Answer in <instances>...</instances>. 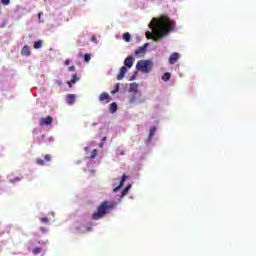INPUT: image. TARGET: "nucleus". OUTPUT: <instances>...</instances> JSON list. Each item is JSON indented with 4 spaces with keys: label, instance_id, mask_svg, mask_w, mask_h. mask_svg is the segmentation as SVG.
Wrapping results in <instances>:
<instances>
[{
    "label": "nucleus",
    "instance_id": "1",
    "mask_svg": "<svg viewBox=\"0 0 256 256\" xmlns=\"http://www.w3.org/2000/svg\"><path fill=\"white\" fill-rule=\"evenodd\" d=\"M149 27L152 32L147 31L146 37L153 39V41H159L163 37H167L171 31H175L176 24L168 16H161L160 18H153Z\"/></svg>",
    "mask_w": 256,
    "mask_h": 256
},
{
    "label": "nucleus",
    "instance_id": "2",
    "mask_svg": "<svg viewBox=\"0 0 256 256\" xmlns=\"http://www.w3.org/2000/svg\"><path fill=\"white\" fill-rule=\"evenodd\" d=\"M117 207V203L110 201H103L97 208V211L92 214V219L94 221H99V219H103L104 216L109 213V211L115 209Z\"/></svg>",
    "mask_w": 256,
    "mask_h": 256
},
{
    "label": "nucleus",
    "instance_id": "3",
    "mask_svg": "<svg viewBox=\"0 0 256 256\" xmlns=\"http://www.w3.org/2000/svg\"><path fill=\"white\" fill-rule=\"evenodd\" d=\"M136 69L142 73H149L153 69V61L151 60H140L136 64Z\"/></svg>",
    "mask_w": 256,
    "mask_h": 256
},
{
    "label": "nucleus",
    "instance_id": "4",
    "mask_svg": "<svg viewBox=\"0 0 256 256\" xmlns=\"http://www.w3.org/2000/svg\"><path fill=\"white\" fill-rule=\"evenodd\" d=\"M147 47H149L148 43H145L143 46L139 47L134 52L135 56L136 57H143V55H145V53H147Z\"/></svg>",
    "mask_w": 256,
    "mask_h": 256
},
{
    "label": "nucleus",
    "instance_id": "5",
    "mask_svg": "<svg viewBox=\"0 0 256 256\" xmlns=\"http://www.w3.org/2000/svg\"><path fill=\"white\" fill-rule=\"evenodd\" d=\"M99 101L100 103H103V105H107V103L111 102V96L107 92H102L99 95Z\"/></svg>",
    "mask_w": 256,
    "mask_h": 256
},
{
    "label": "nucleus",
    "instance_id": "6",
    "mask_svg": "<svg viewBox=\"0 0 256 256\" xmlns=\"http://www.w3.org/2000/svg\"><path fill=\"white\" fill-rule=\"evenodd\" d=\"M52 159H53V157L51 156V154H46V155L44 156V160L41 159V158H37V159H36V164H37V165H40V166H43V165H45V162H46V163H49V162L52 161Z\"/></svg>",
    "mask_w": 256,
    "mask_h": 256
},
{
    "label": "nucleus",
    "instance_id": "7",
    "mask_svg": "<svg viewBox=\"0 0 256 256\" xmlns=\"http://www.w3.org/2000/svg\"><path fill=\"white\" fill-rule=\"evenodd\" d=\"M51 123H53V117L51 116L40 119V127H43L45 125H51Z\"/></svg>",
    "mask_w": 256,
    "mask_h": 256
},
{
    "label": "nucleus",
    "instance_id": "8",
    "mask_svg": "<svg viewBox=\"0 0 256 256\" xmlns=\"http://www.w3.org/2000/svg\"><path fill=\"white\" fill-rule=\"evenodd\" d=\"M127 179H129V176H127V174H123L120 184L116 188L113 189V192L117 193V191H119V189H121V187H123V185H124L125 181H127Z\"/></svg>",
    "mask_w": 256,
    "mask_h": 256
},
{
    "label": "nucleus",
    "instance_id": "9",
    "mask_svg": "<svg viewBox=\"0 0 256 256\" xmlns=\"http://www.w3.org/2000/svg\"><path fill=\"white\" fill-rule=\"evenodd\" d=\"M179 57H180L179 53L177 52L172 53L169 57L170 65H175L176 61H179Z\"/></svg>",
    "mask_w": 256,
    "mask_h": 256
},
{
    "label": "nucleus",
    "instance_id": "10",
    "mask_svg": "<svg viewBox=\"0 0 256 256\" xmlns=\"http://www.w3.org/2000/svg\"><path fill=\"white\" fill-rule=\"evenodd\" d=\"M126 74H127V67L126 66H122L120 68L119 74L117 75V80L121 81L122 79H124Z\"/></svg>",
    "mask_w": 256,
    "mask_h": 256
},
{
    "label": "nucleus",
    "instance_id": "11",
    "mask_svg": "<svg viewBox=\"0 0 256 256\" xmlns=\"http://www.w3.org/2000/svg\"><path fill=\"white\" fill-rule=\"evenodd\" d=\"M134 61L135 59L133 58V56H128L124 61L125 67H128V69H131V67H133Z\"/></svg>",
    "mask_w": 256,
    "mask_h": 256
},
{
    "label": "nucleus",
    "instance_id": "12",
    "mask_svg": "<svg viewBox=\"0 0 256 256\" xmlns=\"http://www.w3.org/2000/svg\"><path fill=\"white\" fill-rule=\"evenodd\" d=\"M75 99H76V96L75 94H69L66 98V103L68 105H73V103H75Z\"/></svg>",
    "mask_w": 256,
    "mask_h": 256
},
{
    "label": "nucleus",
    "instance_id": "13",
    "mask_svg": "<svg viewBox=\"0 0 256 256\" xmlns=\"http://www.w3.org/2000/svg\"><path fill=\"white\" fill-rule=\"evenodd\" d=\"M21 55H24L26 57H29L31 55V50L29 49V46L25 45L21 50Z\"/></svg>",
    "mask_w": 256,
    "mask_h": 256
},
{
    "label": "nucleus",
    "instance_id": "14",
    "mask_svg": "<svg viewBox=\"0 0 256 256\" xmlns=\"http://www.w3.org/2000/svg\"><path fill=\"white\" fill-rule=\"evenodd\" d=\"M79 81V77H77V74L72 75V79L68 81L69 87H73L74 83H77Z\"/></svg>",
    "mask_w": 256,
    "mask_h": 256
},
{
    "label": "nucleus",
    "instance_id": "15",
    "mask_svg": "<svg viewBox=\"0 0 256 256\" xmlns=\"http://www.w3.org/2000/svg\"><path fill=\"white\" fill-rule=\"evenodd\" d=\"M139 85L137 83L130 84L129 91L130 93H137Z\"/></svg>",
    "mask_w": 256,
    "mask_h": 256
},
{
    "label": "nucleus",
    "instance_id": "16",
    "mask_svg": "<svg viewBox=\"0 0 256 256\" xmlns=\"http://www.w3.org/2000/svg\"><path fill=\"white\" fill-rule=\"evenodd\" d=\"M43 47V40L34 42V49H41Z\"/></svg>",
    "mask_w": 256,
    "mask_h": 256
},
{
    "label": "nucleus",
    "instance_id": "17",
    "mask_svg": "<svg viewBox=\"0 0 256 256\" xmlns=\"http://www.w3.org/2000/svg\"><path fill=\"white\" fill-rule=\"evenodd\" d=\"M110 113H116L117 112V103L113 102L110 104Z\"/></svg>",
    "mask_w": 256,
    "mask_h": 256
},
{
    "label": "nucleus",
    "instance_id": "18",
    "mask_svg": "<svg viewBox=\"0 0 256 256\" xmlns=\"http://www.w3.org/2000/svg\"><path fill=\"white\" fill-rule=\"evenodd\" d=\"M157 129L155 128V126L150 128V132H149V139H153V137L155 136Z\"/></svg>",
    "mask_w": 256,
    "mask_h": 256
},
{
    "label": "nucleus",
    "instance_id": "19",
    "mask_svg": "<svg viewBox=\"0 0 256 256\" xmlns=\"http://www.w3.org/2000/svg\"><path fill=\"white\" fill-rule=\"evenodd\" d=\"M130 189H131V184L125 187V189L122 191L121 197H125L129 193Z\"/></svg>",
    "mask_w": 256,
    "mask_h": 256
},
{
    "label": "nucleus",
    "instance_id": "20",
    "mask_svg": "<svg viewBox=\"0 0 256 256\" xmlns=\"http://www.w3.org/2000/svg\"><path fill=\"white\" fill-rule=\"evenodd\" d=\"M123 40L129 43V41H131V34H129V32L124 33Z\"/></svg>",
    "mask_w": 256,
    "mask_h": 256
},
{
    "label": "nucleus",
    "instance_id": "21",
    "mask_svg": "<svg viewBox=\"0 0 256 256\" xmlns=\"http://www.w3.org/2000/svg\"><path fill=\"white\" fill-rule=\"evenodd\" d=\"M97 155H99V150L94 149L91 153L90 159H96Z\"/></svg>",
    "mask_w": 256,
    "mask_h": 256
},
{
    "label": "nucleus",
    "instance_id": "22",
    "mask_svg": "<svg viewBox=\"0 0 256 256\" xmlns=\"http://www.w3.org/2000/svg\"><path fill=\"white\" fill-rule=\"evenodd\" d=\"M162 79L164 81H169V79H171V74L169 72L164 73Z\"/></svg>",
    "mask_w": 256,
    "mask_h": 256
},
{
    "label": "nucleus",
    "instance_id": "23",
    "mask_svg": "<svg viewBox=\"0 0 256 256\" xmlns=\"http://www.w3.org/2000/svg\"><path fill=\"white\" fill-rule=\"evenodd\" d=\"M84 61H85V63H89L91 61V54H85Z\"/></svg>",
    "mask_w": 256,
    "mask_h": 256
},
{
    "label": "nucleus",
    "instance_id": "24",
    "mask_svg": "<svg viewBox=\"0 0 256 256\" xmlns=\"http://www.w3.org/2000/svg\"><path fill=\"white\" fill-rule=\"evenodd\" d=\"M33 255H39V253H41V248L36 247L32 250Z\"/></svg>",
    "mask_w": 256,
    "mask_h": 256
},
{
    "label": "nucleus",
    "instance_id": "25",
    "mask_svg": "<svg viewBox=\"0 0 256 256\" xmlns=\"http://www.w3.org/2000/svg\"><path fill=\"white\" fill-rule=\"evenodd\" d=\"M115 93H119V84H117L115 89L111 91L112 95H115Z\"/></svg>",
    "mask_w": 256,
    "mask_h": 256
},
{
    "label": "nucleus",
    "instance_id": "26",
    "mask_svg": "<svg viewBox=\"0 0 256 256\" xmlns=\"http://www.w3.org/2000/svg\"><path fill=\"white\" fill-rule=\"evenodd\" d=\"M137 101V98L135 97V95H132L129 99V103H135Z\"/></svg>",
    "mask_w": 256,
    "mask_h": 256
},
{
    "label": "nucleus",
    "instance_id": "27",
    "mask_svg": "<svg viewBox=\"0 0 256 256\" xmlns=\"http://www.w3.org/2000/svg\"><path fill=\"white\" fill-rule=\"evenodd\" d=\"M40 221H41V223H49V218L42 217V218H40Z\"/></svg>",
    "mask_w": 256,
    "mask_h": 256
},
{
    "label": "nucleus",
    "instance_id": "28",
    "mask_svg": "<svg viewBox=\"0 0 256 256\" xmlns=\"http://www.w3.org/2000/svg\"><path fill=\"white\" fill-rule=\"evenodd\" d=\"M1 3H2V5L7 6V5H9V3H11V0H1Z\"/></svg>",
    "mask_w": 256,
    "mask_h": 256
},
{
    "label": "nucleus",
    "instance_id": "29",
    "mask_svg": "<svg viewBox=\"0 0 256 256\" xmlns=\"http://www.w3.org/2000/svg\"><path fill=\"white\" fill-rule=\"evenodd\" d=\"M40 231H42V233H47V228H45V227H40Z\"/></svg>",
    "mask_w": 256,
    "mask_h": 256
},
{
    "label": "nucleus",
    "instance_id": "30",
    "mask_svg": "<svg viewBox=\"0 0 256 256\" xmlns=\"http://www.w3.org/2000/svg\"><path fill=\"white\" fill-rule=\"evenodd\" d=\"M64 64L67 66V65H70L71 64V60L70 59H66Z\"/></svg>",
    "mask_w": 256,
    "mask_h": 256
},
{
    "label": "nucleus",
    "instance_id": "31",
    "mask_svg": "<svg viewBox=\"0 0 256 256\" xmlns=\"http://www.w3.org/2000/svg\"><path fill=\"white\" fill-rule=\"evenodd\" d=\"M68 71H70V72L75 71V66H70V67H68Z\"/></svg>",
    "mask_w": 256,
    "mask_h": 256
},
{
    "label": "nucleus",
    "instance_id": "32",
    "mask_svg": "<svg viewBox=\"0 0 256 256\" xmlns=\"http://www.w3.org/2000/svg\"><path fill=\"white\" fill-rule=\"evenodd\" d=\"M43 15V12H40L39 14H38V18L39 19H41V16Z\"/></svg>",
    "mask_w": 256,
    "mask_h": 256
},
{
    "label": "nucleus",
    "instance_id": "33",
    "mask_svg": "<svg viewBox=\"0 0 256 256\" xmlns=\"http://www.w3.org/2000/svg\"><path fill=\"white\" fill-rule=\"evenodd\" d=\"M138 103H145V99L139 100Z\"/></svg>",
    "mask_w": 256,
    "mask_h": 256
},
{
    "label": "nucleus",
    "instance_id": "34",
    "mask_svg": "<svg viewBox=\"0 0 256 256\" xmlns=\"http://www.w3.org/2000/svg\"><path fill=\"white\" fill-rule=\"evenodd\" d=\"M121 155H125V154L122 152Z\"/></svg>",
    "mask_w": 256,
    "mask_h": 256
}]
</instances>
